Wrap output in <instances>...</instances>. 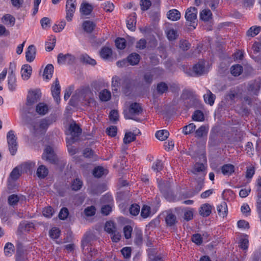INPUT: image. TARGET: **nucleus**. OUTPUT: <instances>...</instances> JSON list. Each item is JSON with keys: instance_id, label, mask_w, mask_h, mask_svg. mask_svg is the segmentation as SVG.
I'll use <instances>...</instances> for the list:
<instances>
[{"instance_id": "f257e3e1", "label": "nucleus", "mask_w": 261, "mask_h": 261, "mask_svg": "<svg viewBox=\"0 0 261 261\" xmlns=\"http://www.w3.org/2000/svg\"><path fill=\"white\" fill-rule=\"evenodd\" d=\"M41 93L39 90L30 91L27 95V101L22 108L23 113L33 114L34 111V105L41 97Z\"/></svg>"}, {"instance_id": "f03ea898", "label": "nucleus", "mask_w": 261, "mask_h": 261, "mask_svg": "<svg viewBox=\"0 0 261 261\" xmlns=\"http://www.w3.org/2000/svg\"><path fill=\"white\" fill-rule=\"evenodd\" d=\"M50 124V120L47 119H42L39 122L33 120L28 123L31 132L35 135L44 134Z\"/></svg>"}, {"instance_id": "7ed1b4c3", "label": "nucleus", "mask_w": 261, "mask_h": 261, "mask_svg": "<svg viewBox=\"0 0 261 261\" xmlns=\"http://www.w3.org/2000/svg\"><path fill=\"white\" fill-rule=\"evenodd\" d=\"M143 112V109L140 104L137 102L131 103L129 108L124 111V116L125 119H133L136 121H140V119L137 117Z\"/></svg>"}, {"instance_id": "20e7f679", "label": "nucleus", "mask_w": 261, "mask_h": 261, "mask_svg": "<svg viewBox=\"0 0 261 261\" xmlns=\"http://www.w3.org/2000/svg\"><path fill=\"white\" fill-rule=\"evenodd\" d=\"M68 130L71 137L69 139H67V143L71 144L78 140V138L81 135L82 130L78 124L73 122L70 124Z\"/></svg>"}, {"instance_id": "39448f33", "label": "nucleus", "mask_w": 261, "mask_h": 261, "mask_svg": "<svg viewBox=\"0 0 261 261\" xmlns=\"http://www.w3.org/2000/svg\"><path fill=\"white\" fill-rule=\"evenodd\" d=\"M197 9L195 7H190L186 11L185 18L189 25L193 27L194 29L197 25Z\"/></svg>"}, {"instance_id": "423d86ee", "label": "nucleus", "mask_w": 261, "mask_h": 261, "mask_svg": "<svg viewBox=\"0 0 261 261\" xmlns=\"http://www.w3.org/2000/svg\"><path fill=\"white\" fill-rule=\"evenodd\" d=\"M7 139L9 150L12 155H14L17 150V142L13 130H11L8 133Z\"/></svg>"}, {"instance_id": "0eeeda50", "label": "nucleus", "mask_w": 261, "mask_h": 261, "mask_svg": "<svg viewBox=\"0 0 261 261\" xmlns=\"http://www.w3.org/2000/svg\"><path fill=\"white\" fill-rule=\"evenodd\" d=\"M42 159L48 161L51 164H56L58 161L54 150L50 146H47L45 148L42 154Z\"/></svg>"}, {"instance_id": "6e6552de", "label": "nucleus", "mask_w": 261, "mask_h": 261, "mask_svg": "<svg viewBox=\"0 0 261 261\" xmlns=\"http://www.w3.org/2000/svg\"><path fill=\"white\" fill-rule=\"evenodd\" d=\"M75 0H67L66 5V18L68 21L72 20L73 14L75 12L76 6Z\"/></svg>"}, {"instance_id": "1a4fd4ad", "label": "nucleus", "mask_w": 261, "mask_h": 261, "mask_svg": "<svg viewBox=\"0 0 261 261\" xmlns=\"http://www.w3.org/2000/svg\"><path fill=\"white\" fill-rule=\"evenodd\" d=\"M75 60V57L70 54L64 55L62 53H60L58 55V63L59 64H64L66 63L72 64L74 63Z\"/></svg>"}, {"instance_id": "9d476101", "label": "nucleus", "mask_w": 261, "mask_h": 261, "mask_svg": "<svg viewBox=\"0 0 261 261\" xmlns=\"http://www.w3.org/2000/svg\"><path fill=\"white\" fill-rule=\"evenodd\" d=\"M0 217L3 222L7 221L10 217V215L8 210V206L5 203V200L4 199H0Z\"/></svg>"}, {"instance_id": "9b49d317", "label": "nucleus", "mask_w": 261, "mask_h": 261, "mask_svg": "<svg viewBox=\"0 0 261 261\" xmlns=\"http://www.w3.org/2000/svg\"><path fill=\"white\" fill-rule=\"evenodd\" d=\"M51 90L53 96L56 102L59 103L60 100V94L61 91V87L58 79H56L55 82L52 85Z\"/></svg>"}, {"instance_id": "f8f14e48", "label": "nucleus", "mask_w": 261, "mask_h": 261, "mask_svg": "<svg viewBox=\"0 0 261 261\" xmlns=\"http://www.w3.org/2000/svg\"><path fill=\"white\" fill-rule=\"evenodd\" d=\"M159 188L161 192L163 194L165 197H167L172 195L171 191V186L170 183L167 181H161L159 183Z\"/></svg>"}, {"instance_id": "ddd939ff", "label": "nucleus", "mask_w": 261, "mask_h": 261, "mask_svg": "<svg viewBox=\"0 0 261 261\" xmlns=\"http://www.w3.org/2000/svg\"><path fill=\"white\" fill-rule=\"evenodd\" d=\"M149 246V248L147 249V252L150 261H163L160 255H157L156 251L153 248L154 246Z\"/></svg>"}, {"instance_id": "4468645a", "label": "nucleus", "mask_w": 261, "mask_h": 261, "mask_svg": "<svg viewBox=\"0 0 261 261\" xmlns=\"http://www.w3.org/2000/svg\"><path fill=\"white\" fill-rule=\"evenodd\" d=\"M36 55V48L33 45L29 46L27 51L25 53V57L27 61L29 62H32Z\"/></svg>"}, {"instance_id": "2eb2a0df", "label": "nucleus", "mask_w": 261, "mask_h": 261, "mask_svg": "<svg viewBox=\"0 0 261 261\" xmlns=\"http://www.w3.org/2000/svg\"><path fill=\"white\" fill-rule=\"evenodd\" d=\"M2 22L6 25L11 27L14 25L15 22V17L10 14L4 15L2 18Z\"/></svg>"}, {"instance_id": "dca6fc26", "label": "nucleus", "mask_w": 261, "mask_h": 261, "mask_svg": "<svg viewBox=\"0 0 261 261\" xmlns=\"http://www.w3.org/2000/svg\"><path fill=\"white\" fill-rule=\"evenodd\" d=\"M261 88V80L258 79L255 80L249 86V90L253 92L254 94H257Z\"/></svg>"}, {"instance_id": "f3484780", "label": "nucleus", "mask_w": 261, "mask_h": 261, "mask_svg": "<svg viewBox=\"0 0 261 261\" xmlns=\"http://www.w3.org/2000/svg\"><path fill=\"white\" fill-rule=\"evenodd\" d=\"M217 211L220 217L224 218L226 217L228 213V209L226 203L222 201L217 206Z\"/></svg>"}, {"instance_id": "a211bd4d", "label": "nucleus", "mask_w": 261, "mask_h": 261, "mask_svg": "<svg viewBox=\"0 0 261 261\" xmlns=\"http://www.w3.org/2000/svg\"><path fill=\"white\" fill-rule=\"evenodd\" d=\"M32 73V67L28 64L22 66L21 68V76L23 80H28Z\"/></svg>"}, {"instance_id": "6ab92c4d", "label": "nucleus", "mask_w": 261, "mask_h": 261, "mask_svg": "<svg viewBox=\"0 0 261 261\" xmlns=\"http://www.w3.org/2000/svg\"><path fill=\"white\" fill-rule=\"evenodd\" d=\"M204 63L203 62H199L193 67V71L195 75L200 76L204 73Z\"/></svg>"}, {"instance_id": "aec40b11", "label": "nucleus", "mask_w": 261, "mask_h": 261, "mask_svg": "<svg viewBox=\"0 0 261 261\" xmlns=\"http://www.w3.org/2000/svg\"><path fill=\"white\" fill-rule=\"evenodd\" d=\"M212 207L208 204L205 203L201 205L200 208V215L203 217H208L211 214Z\"/></svg>"}, {"instance_id": "412c9836", "label": "nucleus", "mask_w": 261, "mask_h": 261, "mask_svg": "<svg viewBox=\"0 0 261 261\" xmlns=\"http://www.w3.org/2000/svg\"><path fill=\"white\" fill-rule=\"evenodd\" d=\"M140 55L136 53L130 54L127 58V62L131 65H137L140 60Z\"/></svg>"}, {"instance_id": "4be33fe9", "label": "nucleus", "mask_w": 261, "mask_h": 261, "mask_svg": "<svg viewBox=\"0 0 261 261\" xmlns=\"http://www.w3.org/2000/svg\"><path fill=\"white\" fill-rule=\"evenodd\" d=\"M203 98L205 103L209 104L210 106L213 105L216 98L215 94H213L212 92L207 89L206 93L203 95Z\"/></svg>"}, {"instance_id": "5701e85b", "label": "nucleus", "mask_w": 261, "mask_h": 261, "mask_svg": "<svg viewBox=\"0 0 261 261\" xmlns=\"http://www.w3.org/2000/svg\"><path fill=\"white\" fill-rule=\"evenodd\" d=\"M108 173V171L101 166L94 168L92 172L93 176L97 178H100L103 175H107Z\"/></svg>"}, {"instance_id": "b1692460", "label": "nucleus", "mask_w": 261, "mask_h": 261, "mask_svg": "<svg viewBox=\"0 0 261 261\" xmlns=\"http://www.w3.org/2000/svg\"><path fill=\"white\" fill-rule=\"evenodd\" d=\"M34 224L31 222H23L21 223L18 227V230L21 232H28L34 228Z\"/></svg>"}, {"instance_id": "393cba45", "label": "nucleus", "mask_w": 261, "mask_h": 261, "mask_svg": "<svg viewBox=\"0 0 261 261\" xmlns=\"http://www.w3.org/2000/svg\"><path fill=\"white\" fill-rule=\"evenodd\" d=\"M165 221L169 226H174L177 222V218L176 216L172 213H168L165 218Z\"/></svg>"}, {"instance_id": "a878e982", "label": "nucleus", "mask_w": 261, "mask_h": 261, "mask_svg": "<svg viewBox=\"0 0 261 261\" xmlns=\"http://www.w3.org/2000/svg\"><path fill=\"white\" fill-rule=\"evenodd\" d=\"M180 13L176 9H172L168 12L167 17L168 18L172 20L176 21L180 19Z\"/></svg>"}, {"instance_id": "bb28decb", "label": "nucleus", "mask_w": 261, "mask_h": 261, "mask_svg": "<svg viewBox=\"0 0 261 261\" xmlns=\"http://www.w3.org/2000/svg\"><path fill=\"white\" fill-rule=\"evenodd\" d=\"M95 24L91 21L86 20L83 23V29L85 32L88 33L92 32L95 28Z\"/></svg>"}, {"instance_id": "cd10ccee", "label": "nucleus", "mask_w": 261, "mask_h": 261, "mask_svg": "<svg viewBox=\"0 0 261 261\" xmlns=\"http://www.w3.org/2000/svg\"><path fill=\"white\" fill-rule=\"evenodd\" d=\"M222 173L225 175H230L234 171V167L232 164H225L221 167Z\"/></svg>"}, {"instance_id": "c85d7f7f", "label": "nucleus", "mask_w": 261, "mask_h": 261, "mask_svg": "<svg viewBox=\"0 0 261 261\" xmlns=\"http://www.w3.org/2000/svg\"><path fill=\"white\" fill-rule=\"evenodd\" d=\"M112 55V50L111 48L108 47H102L100 51V57L104 59L108 60L110 59Z\"/></svg>"}, {"instance_id": "c756f323", "label": "nucleus", "mask_w": 261, "mask_h": 261, "mask_svg": "<svg viewBox=\"0 0 261 261\" xmlns=\"http://www.w3.org/2000/svg\"><path fill=\"white\" fill-rule=\"evenodd\" d=\"M121 80L117 76H115L112 80V87L113 93H117L121 85Z\"/></svg>"}, {"instance_id": "7c9ffc66", "label": "nucleus", "mask_w": 261, "mask_h": 261, "mask_svg": "<svg viewBox=\"0 0 261 261\" xmlns=\"http://www.w3.org/2000/svg\"><path fill=\"white\" fill-rule=\"evenodd\" d=\"M48 110L47 106L44 103H39L36 107V112L41 115L46 114Z\"/></svg>"}, {"instance_id": "2f4dec72", "label": "nucleus", "mask_w": 261, "mask_h": 261, "mask_svg": "<svg viewBox=\"0 0 261 261\" xmlns=\"http://www.w3.org/2000/svg\"><path fill=\"white\" fill-rule=\"evenodd\" d=\"M48 173V169L44 165L40 166L37 170V175L40 178H45Z\"/></svg>"}, {"instance_id": "473e14b6", "label": "nucleus", "mask_w": 261, "mask_h": 261, "mask_svg": "<svg viewBox=\"0 0 261 261\" xmlns=\"http://www.w3.org/2000/svg\"><path fill=\"white\" fill-rule=\"evenodd\" d=\"M54 72V66L52 64H48L45 68L43 76L46 79H50L53 75Z\"/></svg>"}, {"instance_id": "72a5a7b5", "label": "nucleus", "mask_w": 261, "mask_h": 261, "mask_svg": "<svg viewBox=\"0 0 261 261\" xmlns=\"http://www.w3.org/2000/svg\"><path fill=\"white\" fill-rule=\"evenodd\" d=\"M105 230L109 233H114L117 230L115 224L112 221H107L105 225Z\"/></svg>"}, {"instance_id": "f704fd0d", "label": "nucleus", "mask_w": 261, "mask_h": 261, "mask_svg": "<svg viewBox=\"0 0 261 261\" xmlns=\"http://www.w3.org/2000/svg\"><path fill=\"white\" fill-rule=\"evenodd\" d=\"M208 132V128L204 125H202L195 131V137L198 138L206 136Z\"/></svg>"}, {"instance_id": "c9c22d12", "label": "nucleus", "mask_w": 261, "mask_h": 261, "mask_svg": "<svg viewBox=\"0 0 261 261\" xmlns=\"http://www.w3.org/2000/svg\"><path fill=\"white\" fill-rule=\"evenodd\" d=\"M133 237L134 239V243L136 244L139 245L142 243L143 234L141 230H135Z\"/></svg>"}, {"instance_id": "e433bc0d", "label": "nucleus", "mask_w": 261, "mask_h": 261, "mask_svg": "<svg viewBox=\"0 0 261 261\" xmlns=\"http://www.w3.org/2000/svg\"><path fill=\"white\" fill-rule=\"evenodd\" d=\"M238 93L234 90H230L226 95L225 99L230 102V104L235 102V99L237 97Z\"/></svg>"}, {"instance_id": "4c0bfd02", "label": "nucleus", "mask_w": 261, "mask_h": 261, "mask_svg": "<svg viewBox=\"0 0 261 261\" xmlns=\"http://www.w3.org/2000/svg\"><path fill=\"white\" fill-rule=\"evenodd\" d=\"M15 75L13 70L11 71L8 76V85L10 89L13 90L15 88Z\"/></svg>"}, {"instance_id": "58836bf2", "label": "nucleus", "mask_w": 261, "mask_h": 261, "mask_svg": "<svg viewBox=\"0 0 261 261\" xmlns=\"http://www.w3.org/2000/svg\"><path fill=\"white\" fill-rule=\"evenodd\" d=\"M100 99L103 101H107L111 97V92L107 89L103 90L99 94Z\"/></svg>"}, {"instance_id": "ea45409f", "label": "nucleus", "mask_w": 261, "mask_h": 261, "mask_svg": "<svg viewBox=\"0 0 261 261\" xmlns=\"http://www.w3.org/2000/svg\"><path fill=\"white\" fill-rule=\"evenodd\" d=\"M135 15V13H134L133 16L130 15L127 20V27L132 31L135 30L136 20Z\"/></svg>"}, {"instance_id": "a19ab883", "label": "nucleus", "mask_w": 261, "mask_h": 261, "mask_svg": "<svg viewBox=\"0 0 261 261\" xmlns=\"http://www.w3.org/2000/svg\"><path fill=\"white\" fill-rule=\"evenodd\" d=\"M169 133L167 130H160L156 132V137L160 140L164 141L169 136Z\"/></svg>"}, {"instance_id": "79ce46f5", "label": "nucleus", "mask_w": 261, "mask_h": 261, "mask_svg": "<svg viewBox=\"0 0 261 261\" xmlns=\"http://www.w3.org/2000/svg\"><path fill=\"white\" fill-rule=\"evenodd\" d=\"M92 9L93 8L91 5L89 4H85L82 5L80 11L83 14L88 15L91 13Z\"/></svg>"}, {"instance_id": "37998d69", "label": "nucleus", "mask_w": 261, "mask_h": 261, "mask_svg": "<svg viewBox=\"0 0 261 261\" xmlns=\"http://www.w3.org/2000/svg\"><path fill=\"white\" fill-rule=\"evenodd\" d=\"M136 135L129 132L125 133L123 138V142L125 144H128L136 140Z\"/></svg>"}, {"instance_id": "c03bdc74", "label": "nucleus", "mask_w": 261, "mask_h": 261, "mask_svg": "<svg viewBox=\"0 0 261 261\" xmlns=\"http://www.w3.org/2000/svg\"><path fill=\"white\" fill-rule=\"evenodd\" d=\"M261 31V27L253 26L247 32L248 36L254 37L257 35Z\"/></svg>"}, {"instance_id": "a18cd8bd", "label": "nucleus", "mask_w": 261, "mask_h": 261, "mask_svg": "<svg viewBox=\"0 0 261 261\" xmlns=\"http://www.w3.org/2000/svg\"><path fill=\"white\" fill-rule=\"evenodd\" d=\"M80 60L81 62L91 65H95L96 64L95 60L91 58L87 55H82L80 57Z\"/></svg>"}, {"instance_id": "49530a36", "label": "nucleus", "mask_w": 261, "mask_h": 261, "mask_svg": "<svg viewBox=\"0 0 261 261\" xmlns=\"http://www.w3.org/2000/svg\"><path fill=\"white\" fill-rule=\"evenodd\" d=\"M242 71V66L239 64L233 65L231 67V73L235 76L240 75Z\"/></svg>"}, {"instance_id": "de8ad7c7", "label": "nucleus", "mask_w": 261, "mask_h": 261, "mask_svg": "<svg viewBox=\"0 0 261 261\" xmlns=\"http://www.w3.org/2000/svg\"><path fill=\"white\" fill-rule=\"evenodd\" d=\"M133 231V227L130 225H125L123 228V232L124 238L126 240L131 239Z\"/></svg>"}, {"instance_id": "09e8293b", "label": "nucleus", "mask_w": 261, "mask_h": 261, "mask_svg": "<svg viewBox=\"0 0 261 261\" xmlns=\"http://www.w3.org/2000/svg\"><path fill=\"white\" fill-rule=\"evenodd\" d=\"M212 14L210 10H203L200 14V19L205 21H207L211 18Z\"/></svg>"}, {"instance_id": "8fccbe9b", "label": "nucleus", "mask_w": 261, "mask_h": 261, "mask_svg": "<svg viewBox=\"0 0 261 261\" xmlns=\"http://www.w3.org/2000/svg\"><path fill=\"white\" fill-rule=\"evenodd\" d=\"M83 186V182L79 178H77L73 180L71 184V188L72 190L78 191Z\"/></svg>"}, {"instance_id": "3c124183", "label": "nucleus", "mask_w": 261, "mask_h": 261, "mask_svg": "<svg viewBox=\"0 0 261 261\" xmlns=\"http://www.w3.org/2000/svg\"><path fill=\"white\" fill-rule=\"evenodd\" d=\"M203 113L200 110H196L192 115V119L194 121H202L204 120Z\"/></svg>"}, {"instance_id": "603ef678", "label": "nucleus", "mask_w": 261, "mask_h": 261, "mask_svg": "<svg viewBox=\"0 0 261 261\" xmlns=\"http://www.w3.org/2000/svg\"><path fill=\"white\" fill-rule=\"evenodd\" d=\"M205 170V167L202 163H196L192 170H191L192 173L193 174H197L198 172H201Z\"/></svg>"}, {"instance_id": "864d4df0", "label": "nucleus", "mask_w": 261, "mask_h": 261, "mask_svg": "<svg viewBox=\"0 0 261 261\" xmlns=\"http://www.w3.org/2000/svg\"><path fill=\"white\" fill-rule=\"evenodd\" d=\"M168 89L167 85L164 82H161L157 85L156 90L158 93L162 94L167 92Z\"/></svg>"}, {"instance_id": "5fc2aeb1", "label": "nucleus", "mask_w": 261, "mask_h": 261, "mask_svg": "<svg viewBox=\"0 0 261 261\" xmlns=\"http://www.w3.org/2000/svg\"><path fill=\"white\" fill-rule=\"evenodd\" d=\"M196 128V125L194 123H190L183 127V133L185 135H188L193 132Z\"/></svg>"}, {"instance_id": "6e6d98bb", "label": "nucleus", "mask_w": 261, "mask_h": 261, "mask_svg": "<svg viewBox=\"0 0 261 261\" xmlns=\"http://www.w3.org/2000/svg\"><path fill=\"white\" fill-rule=\"evenodd\" d=\"M115 45L118 48L123 49L126 46L125 40L122 38H117L115 40Z\"/></svg>"}, {"instance_id": "4d7b16f0", "label": "nucleus", "mask_w": 261, "mask_h": 261, "mask_svg": "<svg viewBox=\"0 0 261 261\" xmlns=\"http://www.w3.org/2000/svg\"><path fill=\"white\" fill-rule=\"evenodd\" d=\"M19 198L17 195L15 194L11 195L9 196L8 201L9 205L13 206L16 205L19 201Z\"/></svg>"}, {"instance_id": "13d9d810", "label": "nucleus", "mask_w": 261, "mask_h": 261, "mask_svg": "<svg viewBox=\"0 0 261 261\" xmlns=\"http://www.w3.org/2000/svg\"><path fill=\"white\" fill-rule=\"evenodd\" d=\"M191 240L197 245L203 243L202 236L199 233L194 234L191 237Z\"/></svg>"}, {"instance_id": "bf43d9fd", "label": "nucleus", "mask_w": 261, "mask_h": 261, "mask_svg": "<svg viewBox=\"0 0 261 261\" xmlns=\"http://www.w3.org/2000/svg\"><path fill=\"white\" fill-rule=\"evenodd\" d=\"M35 167V163L32 162H27L22 165L21 168L23 171L25 172H31L32 169Z\"/></svg>"}, {"instance_id": "052dcab7", "label": "nucleus", "mask_w": 261, "mask_h": 261, "mask_svg": "<svg viewBox=\"0 0 261 261\" xmlns=\"http://www.w3.org/2000/svg\"><path fill=\"white\" fill-rule=\"evenodd\" d=\"M69 211L67 208L63 207L59 214V218L61 220H65L69 215Z\"/></svg>"}, {"instance_id": "680f3d73", "label": "nucleus", "mask_w": 261, "mask_h": 261, "mask_svg": "<svg viewBox=\"0 0 261 261\" xmlns=\"http://www.w3.org/2000/svg\"><path fill=\"white\" fill-rule=\"evenodd\" d=\"M42 213L43 215L45 217L50 218L53 215L54 211L51 206H49L46 207H45L43 209Z\"/></svg>"}, {"instance_id": "e2e57ef3", "label": "nucleus", "mask_w": 261, "mask_h": 261, "mask_svg": "<svg viewBox=\"0 0 261 261\" xmlns=\"http://www.w3.org/2000/svg\"><path fill=\"white\" fill-rule=\"evenodd\" d=\"M20 176V173L18 167L14 168L10 175L11 178L14 180L17 179Z\"/></svg>"}, {"instance_id": "0e129e2a", "label": "nucleus", "mask_w": 261, "mask_h": 261, "mask_svg": "<svg viewBox=\"0 0 261 261\" xmlns=\"http://www.w3.org/2000/svg\"><path fill=\"white\" fill-rule=\"evenodd\" d=\"M150 212V207L147 205H144L141 210V215L143 218H146L149 216Z\"/></svg>"}, {"instance_id": "69168bd1", "label": "nucleus", "mask_w": 261, "mask_h": 261, "mask_svg": "<svg viewBox=\"0 0 261 261\" xmlns=\"http://www.w3.org/2000/svg\"><path fill=\"white\" fill-rule=\"evenodd\" d=\"M167 36L169 40H173L177 37L178 35L175 30L174 29H170L167 33Z\"/></svg>"}, {"instance_id": "338daca9", "label": "nucleus", "mask_w": 261, "mask_h": 261, "mask_svg": "<svg viewBox=\"0 0 261 261\" xmlns=\"http://www.w3.org/2000/svg\"><path fill=\"white\" fill-rule=\"evenodd\" d=\"M129 212L132 215H137L140 212V206L137 204H132L129 208Z\"/></svg>"}, {"instance_id": "774afa93", "label": "nucleus", "mask_w": 261, "mask_h": 261, "mask_svg": "<svg viewBox=\"0 0 261 261\" xmlns=\"http://www.w3.org/2000/svg\"><path fill=\"white\" fill-rule=\"evenodd\" d=\"M163 165L162 162L160 160H157L152 165V169L156 172H159L163 169Z\"/></svg>"}]
</instances>
